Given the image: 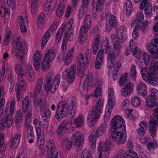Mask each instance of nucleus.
Here are the masks:
<instances>
[{
    "label": "nucleus",
    "instance_id": "obj_46",
    "mask_svg": "<svg viewBox=\"0 0 158 158\" xmlns=\"http://www.w3.org/2000/svg\"><path fill=\"white\" fill-rule=\"evenodd\" d=\"M5 3L2 4L1 7L0 8V15H2L3 12H4V16L6 15L9 16L10 14V11L7 8H5L4 7Z\"/></svg>",
    "mask_w": 158,
    "mask_h": 158
},
{
    "label": "nucleus",
    "instance_id": "obj_5",
    "mask_svg": "<svg viewBox=\"0 0 158 158\" xmlns=\"http://www.w3.org/2000/svg\"><path fill=\"white\" fill-rule=\"evenodd\" d=\"M111 38L113 41L117 39L121 43L125 41L127 39V31L126 27L124 26L119 27L116 30V34L112 35Z\"/></svg>",
    "mask_w": 158,
    "mask_h": 158
},
{
    "label": "nucleus",
    "instance_id": "obj_28",
    "mask_svg": "<svg viewBox=\"0 0 158 158\" xmlns=\"http://www.w3.org/2000/svg\"><path fill=\"white\" fill-rule=\"evenodd\" d=\"M60 75L59 74H58L56 76L54 79L53 82L51 86V92L53 91L54 92V91H53V89H54L55 91L56 89L58 88L60 82Z\"/></svg>",
    "mask_w": 158,
    "mask_h": 158
},
{
    "label": "nucleus",
    "instance_id": "obj_2",
    "mask_svg": "<svg viewBox=\"0 0 158 158\" xmlns=\"http://www.w3.org/2000/svg\"><path fill=\"white\" fill-rule=\"evenodd\" d=\"M157 70H158V61L152 60L150 64L149 68H142L141 70V73L144 81L156 86L158 84Z\"/></svg>",
    "mask_w": 158,
    "mask_h": 158
},
{
    "label": "nucleus",
    "instance_id": "obj_1",
    "mask_svg": "<svg viewBox=\"0 0 158 158\" xmlns=\"http://www.w3.org/2000/svg\"><path fill=\"white\" fill-rule=\"evenodd\" d=\"M102 92V89L99 87H97L95 92V97L99 96V99L95 106L91 107L89 111L87 116V121L89 122L88 125L90 127H92L98 119L101 114L103 108L104 100L101 98H100Z\"/></svg>",
    "mask_w": 158,
    "mask_h": 158
},
{
    "label": "nucleus",
    "instance_id": "obj_44",
    "mask_svg": "<svg viewBox=\"0 0 158 158\" xmlns=\"http://www.w3.org/2000/svg\"><path fill=\"white\" fill-rule=\"evenodd\" d=\"M131 103L133 106L135 107H137L140 105L141 102L138 97L135 96L132 98Z\"/></svg>",
    "mask_w": 158,
    "mask_h": 158
},
{
    "label": "nucleus",
    "instance_id": "obj_52",
    "mask_svg": "<svg viewBox=\"0 0 158 158\" xmlns=\"http://www.w3.org/2000/svg\"><path fill=\"white\" fill-rule=\"evenodd\" d=\"M92 18L89 15H87L85 17V18L84 23L85 25L91 27Z\"/></svg>",
    "mask_w": 158,
    "mask_h": 158
},
{
    "label": "nucleus",
    "instance_id": "obj_64",
    "mask_svg": "<svg viewBox=\"0 0 158 158\" xmlns=\"http://www.w3.org/2000/svg\"><path fill=\"white\" fill-rule=\"evenodd\" d=\"M127 156L128 158H139L135 152H133L132 150L127 151Z\"/></svg>",
    "mask_w": 158,
    "mask_h": 158
},
{
    "label": "nucleus",
    "instance_id": "obj_54",
    "mask_svg": "<svg viewBox=\"0 0 158 158\" xmlns=\"http://www.w3.org/2000/svg\"><path fill=\"white\" fill-rule=\"evenodd\" d=\"M65 6L60 4L57 10L56 11V14L58 17H60L62 15L64 12Z\"/></svg>",
    "mask_w": 158,
    "mask_h": 158
},
{
    "label": "nucleus",
    "instance_id": "obj_62",
    "mask_svg": "<svg viewBox=\"0 0 158 158\" xmlns=\"http://www.w3.org/2000/svg\"><path fill=\"white\" fill-rule=\"evenodd\" d=\"M149 96L157 100L158 98V90L155 89H152L151 93Z\"/></svg>",
    "mask_w": 158,
    "mask_h": 158
},
{
    "label": "nucleus",
    "instance_id": "obj_6",
    "mask_svg": "<svg viewBox=\"0 0 158 158\" xmlns=\"http://www.w3.org/2000/svg\"><path fill=\"white\" fill-rule=\"evenodd\" d=\"M76 72V67L74 65H72L69 69L64 71L63 73V78L67 79L68 83L71 84L74 81Z\"/></svg>",
    "mask_w": 158,
    "mask_h": 158
},
{
    "label": "nucleus",
    "instance_id": "obj_17",
    "mask_svg": "<svg viewBox=\"0 0 158 158\" xmlns=\"http://www.w3.org/2000/svg\"><path fill=\"white\" fill-rule=\"evenodd\" d=\"M146 106L151 108L158 106L157 100L150 96L148 97L146 101Z\"/></svg>",
    "mask_w": 158,
    "mask_h": 158
},
{
    "label": "nucleus",
    "instance_id": "obj_55",
    "mask_svg": "<svg viewBox=\"0 0 158 158\" xmlns=\"http://www.w3.org/2000/svg\"><path fill=\"white\" fill-rule=\"evenodd\" d=\"M143 58L144 63L147 66L150 63V57L148 53H144L143 54Z\"/></svg>",
    "mask_w": 158,
    "mask_h": 158
},
{
    "label": "nucleus",
    "instance_id": "obj_8",
    "mask_svg": "<svg viewBox=\"0 0 158 158\" xmlns=\"http://www.w3.org/2000/svg\"><path fill=\"white\" fill-rule=\"evenodd\" d=\"M71 139L73 145L81 146L84 144V139L82 134L80 132H76L72 135Z\"/></svg>",
    "mask_w": 158,
    "mask_h": 158
},
{
    "label": "nucleus",
    "instance_id": "obj_12",
    "mask_svg": "<svg viewBox=\"0 0 158 158\" xmlns=\"http://www.w3.org/2000/svg\"><path fill=\"white\" fill-rule=\"evenodd\" d=\"M90 27L85 25L81 27L79 35V42L80 44H82L85 40L86 37L84 36V35L88 31Z\"/></svg>",
    "mask_w": 158,
    "mask_h": 158
},
{
    "label": "nucleus",
    "instance_id": "obj_39",
    "mask_svg": "<svg viewBox=\"0 0 158 158\" xmlns=\"http://www.w3.org/2000/svg\"><path fill=\"white\" fill-rule=\"evenodd\" d=\"M29 98L28 96H26L23 102V111L25 113L29 106Z\"/></svg>",
    "mask_w": 158,
    "mask_h": 158
},
{
    "label": "nucleus",
    "instance_id": "obj_60",
    "mask_svg": "<svg viewBox=\"0 0 158 158\" xmlns=\"http://www.w3.org/2000/svg\"><path fill=\"white\" fill-rule=\"evenodd\" d=\"M64 31L63 28H60L59 30L57 32L56 35V39L58 42L60 41L61 40Z\"/></svg>",
    "mask_w": 158,
    "mask_h": 158
},
{
    "label": "nucleus",
    "instance_id": "obj_37",
    "mask_svg": "<svg viewBox=\"0 0 158 158\" xmlns=\"http://www.w3.org/2000/svg\"><path fill=\"white\" fill-rule=\"evenodd\" d=\"M149 23L148 21H146V22H143L141 23L142 25H137V27L142 32L144 33L148 31V25Z\"/></svg>",
    "mask_w": 158,
    "mask_h": 158
},
{
    "label": "nucleus",
    "instance_id": "obj_9",
    "mask_svg": "<svg viewBox=\"0 0 158 158\" xmlns=\"http://www.w3.org/2000/svg\"><path fill=\"white\" fill-rule=\"evenodd\" d=\"M56 24L54 23L53 24L50 26L49 28L45 33V34L43 36L41 40V46L42 49H43V47L46 44L48 40L49 39L50 37V34H49V31L52 32L55 30L56 28H55Z\"/></svg>",
    "mask_w": 158,
    "mask_h": 158
},
{
    "label": "nucleus",
    "instance_id": "obj_10",
    "mask_svg": "<svg viewBox=\"0 0 158 158\" xmlns=\"http://www.w3.org/2000/svg\"><path fill=\"white\" fill-rule=\"evenodd\" d=\"M118 26V23L116 18L112 15L108 22L106 23L105 27L108 31H110L112 28H116Z\"/></svg>",
    "mask_w": 158,
    "mask_h": 158
},
{
    "label": "nucleus",
    "instance_id": "obj_56",
    "mask_svg": "<svg viewBox=\"0 0 158 158\" xmlns=\"http://www.w3.org/2000/svg\"><path fill=\"white\" fill-rule=\"evenodd\" d=\"M127 152H126L123 150H120L115 158H128L127 157Z\"/></svg>",
    "mask_w": 158,
    "mask_h": 158
},
{
    "label": "nucleus",
    "instance_id": "obj_31",
    "mask_svg": "<svg viewBox=\"0 0 158 158\" xmlns=\"http://www.w3.org/2000/svg\"><path fill=\"white\" fill-rule=\"evenodd\" d=\"M149 122L157 124L158 125V108L154 110V113L150 118Z\"/></svg>",
    "mask_w": 158,
    "mask_h": 158
},
{
    "label": "nucleus",
    "instance_id": "obj_32",
    "mask_svg": "<svg viewBox=\"0 0 158 158\" xmlns=\"http://www.w3.org/2000/svg\"><path fill=\"white\" fill-rule=\"evenodd\" d=\"M125 7L124 10V13L127 15H130L132 11V6L131 2L129 0L125 3Z\"/></svg>",
    "mask_w": 158,
    "mask_h": 158
},
{
    "label": "nucleus",
    "instance_id": "obj_34",
    "mask_svg": "<svg viewBox=\"0 0 158 158\" xmlns=\"http://www.w3.org/2000/svg\"><path fill=\"white\" fill-rule=\"evenodd\" d=\"M118 40H116L114 44L113 51L114 53L117 54L118 56L120 52V49L122 48V45Z\"/></svg>",
    "mask_w": 158,
    "mask_h": 158
},
{
    "label": "nucleus",
    "instance_id": "obj_35",
    "mask_svg": "<svg viewBox=\"0 0 158 158\" xmlns=\"http://www.w3.org/2000/svg\"><path fill=\"white\" fill-rule=\"evenodd\" d=\"M41 1L42 0H32L31 7L32 13L34 14H35L36 13L39 4L40 3Z\"/></svg>",
    "mask_w": 158,
    "mask_h": 158
},
{
    "label": "nucleus",
    "instance_id": "obj_45",
    "mask_svg": "<svg viewBox=\"0 0 158 158\" xmlns=\"http://www.w3.org/2000/svg\"><path fill=\"white\" fill-rule=\"evenodd\" d=\"M12 33L11 31H9L5 34L3 39V45L4 46L6 45L10 42Z\"/></svg>",
    "mask_w": 158,
    "mask_h": 158
},
{
    "label": "nucleus",
    "instance_id": "obj_13",
    "mask_svg": "<svg viewBox=\"0 0 158 158\" xmlns=\"http://www.w3.org/2000/svg\"><path fill=\"white\" fill-rule=\"evenodd\" d=\"M133 87L134 84L132 83L129 82L121 90L122 95L126 97L133 93Z\"/></svg>",
    "mask_w": 158,
    "mask_h": 158
},
{
    "label": "nucleus",
    "instance_id": "obj_25",
    "mask_svg": "<svg viewBox=\"0 0 158 158\" xmlns=\"http://www.w3.org/2000/svg\"><path fill=\"white\" fill-rule=\"evenodd\" d=\"M149 131L152 137H155L157 134V130L156 128L158 127L157 124L149 122Z\"/></svg>",
    "mask_w": 158,
    "mask_h": 158
},
{
    "label": "nucleus",
    "instance_id": "obj_15",
    "mask_svg": "<svg viewBox=\"0 0 158 158\" xmlns=\"http://www.w3.org/2000/svg\"><path fill=\"white\" fill-rule=\"evenodd\" d=\"M53 77L51 74H48L46 77L44 81L45 85L44 87V89L47 91L51 90V86L52 83V80Z\"/></svg>",
    "mask_w": 158,
    "mask_h": 158
},
{
    "label": "nucleus",
    "instance_id": "obj_43",
    "mask_svg": "<svg viewBox=\"0 0 158 158\" xmlns=\"http://www.w3.org/2000/svg\"><path fill=\"white\" fill-rule=\"evenodd\" d=\"M128 73H125L121 77L119 81V85L123 86L127 81Z\"/></svg>",
    "mask_w": 158,
    "mask_h": 158
},
{
    "label": "nucleus",
    "instance_id": "obj_48",
    "mask_svg": "<svg viewBox=\"0 0 158 158\" xmlns=\"http://www.w3.org/2000/svg\"><path fill=\"white\" fill-rule=\"evenodd\" d=\"M47 158H63L61 152H52V154H48Z\"/></svg>",
    "mask_w": 158,
    "mask_h": 158
},
{
    "label": "nucleus",
    "instance_id": "obj_3",
    "mask_svg": "<svg viewBox=\"0 0 158 158\" xmlns=\"http://www.w3.org/2000/svg\"><path fill=\"white\" fill-rule=\"evenodd\" d=\"M73 103L68 105V102L65 101L59 102L57 106V110L55 117L58 121H60L66 116L73 115L76 113V110H73Z\"/></svg>",
    "mask_w": 158,
    "mask_h": 158
},
{
    "label": "nucleus",
    "instance_id": "obj_23",
    "mask_svg": "<svg viewBox=\"0 0 158 158\" xmlns=\"http://www.w3.org/2000/svg\"><path fill=\"white\" fill-rule=\"evenodd\" d=\"M46 147L47 149L48 154H52V152H54L56 148L53 140H49Z\"/></svg>",
    "mask_w": 158,
    "mask_h": 158
},
{
    "label": "nucleus",
    "instance_id": "obj_33",
    "mask_svg": "<svg viewBox=\"0 0 158 158\" xmlns=\"http://www.w3.org/2000/svg\"><path fill=\"white\" fill-rule=\"evenodd\" d=\"M16 40V41L15 43V49H21V50H19L20 52H23V49H25L26 48L25 44L20 40L19 38H17Z\"/></svg>",
    "mask_w": 158,
    "mask_h": 158
},
{
    "label": "nucleus",
    "instance_id": "obj_57",
    "mask_svg": "<svg viewBox=\"0 0 158 158\" xmlns=\"http://www.w3.org/2000/svg\"><path fill=\"white\" fill-rule=\"evenodd\" d=\"M25 50L26 49H23V52H20V50H21V49H15V52L16 53L15 56H20L21 60H22L23 57L24 56Z\"/></svg>",
    "mask_w": 158,
    "mask_h": 158
},
{
    "label": "nucleus",
    "instance_id": "obj_4",
    "mask_svg": "<svg viewBox=\"0 0 158 158\" xmlns=\"http://www.w3.org/2000/svg\"><path fill=\"white\" fill-rule=\"evenodd\" d=\"M117 130L119 131L126 130L125 121L121 116L117 115L114 117L111 122V129L110 130V138H114V134H118L115 132Z\"/></svg>",
    "mask_w": 158,
    "mask_h": 158
},
{
    "label": "nucleus",
    "instance_id": "obj_26",
    "mask_svg": "<svg viewBox=\"0 0 158 158\" xmlns=\"http://www.w3.org/2000/svg\"><path fill=\"white\" fill-rule=\"evenodd\" d=\"M85 123L83 116L79 115L74 119L73 123L77 127H81L83 126Z\"/></svg>",
    "mask_w": 158,
    "mask_h": 158
},
{
    "label": "nucleus",
    "instance_id": "obj_50",
    "mask_svg": "<svg viewBox=\"0 0 158 158\" xmlns=\"http://www.w3.org/2000/svg\"><path fill=\"white\" fill-rule=\"evenodd\" d=\"M73 19H69L68 22L65 25H62L60 27V28H63V31L66 29L68 31H69L72 27V25Z\"/></svg>",
    "mask_w": 158,
    "mask_h": 158
},
{
    "label": "nucleus",
    "instance_id": "obj_58",
    "mask_svg": "<svg viewBox=\"0 0 158 158\" xmlns=\"http://www.w3.org/2000/svg\"><path fill=\"white\" fill-rule=\"evenodd\" d=\"M115 55H117V54L114 53V51L112 53H109L107 56V60L110 62H115L116 59Z\"/></svg>",
    "mask_w": 158,
    "mask_h": 158
},
{
    "label": "nucleus",
    "instance_id": "obj_47",
    "mask_svg": "<svg viewBox=\"0 0 158 158\" xmlns=\"http://www.w3.org/2000/svg\"><path fill=\"white\" fill-rule=\"evenodd\" d=\"M72 142L68 139L64 141L63 143V147L65 150H69L71 148Z\"/></svg>",
    "mask_w": 158,
    "mask_h": 158
},
{
    "label": "nucleus",
    "instance_id": "obj_16",
    "mask_svg": "<svg viewBox=\"0 0 158 158\" xmlns=\"http://www.w3.org/2000/svg\"><path fill=\"white\" fill-rule=\"evenodd\" d=\"M27 138L28 142L31 143L34 140V134L33 127L31 125H28L27 127Z\"/></svg>",
    "mask_w": 158,
    "mask_h": 158
},
{
    "label": "nucleus",
    "instance_id": "obj_11",
    "mask_svg": "<svg viewBox=\"0 0 158 158\" xmlns=\"http://www.w3.org/2000/svg\"><path fill=\"white\" fill-rule=\"evenodd\" d=\"M112 146V143L110 141H106L104 144L102 142H100L98 145V150L104 152L108 151L110 150Z\"/></svg>",
    "mask_w": 158,
    "mask_h": 158
},
{
    "label": "nucleus",
    "instance_id": "obj_41",
    "mask_svg": "<svg viewBox=\"0 0 158 158\" xmlns=\"http://www.w3.org/2000/svg\"><path fill=\"white\" fill-rule=\"evenodd\" d=\"M37 105L39 106L40 110L44 108L46 105V101L44 98H39L37 100Z\"/></svg>",
    "mask_w": 158,
    "mask_h": 158
},
{
    "label": "nucleus",
    "instance_id": "obj_42",
    "mask_svg": "<svg viewBox=\"0 0 158 158\" xmlns=\"http://www.w3.org/2000/svg\"><path fill=\"white\" fill-rule=\"evenodd\" d=\"M91 155L89 149H85L82 152L81 158H93Z\"/></svg>",
    "mask_w": 158,
    "mask_h": 158
},
{
    "label": "nucleus",
    "instance_id": "obj_59",
    "mask_svg": "<svg viewBox=\"0 0 158 158\" xmlns=\"http://www.w3.org/2000/svg\"><path fill=\"white\" fill-rule=\"evenodd\" d=\"M73 39V33L72 32L69 33V34L68 32L66 33L65 36L63 38V41L67 42V40L69 41H72Z\"/></svg>",
    "mask_w": 158,
    "mask_h": 158
},
{
    "label": "nucleus",
    "instance_id": "obj_21",
    "mask_svg": "<svg viewBox=\"0 0 158 158\" xmlns=\"http://www.w3.org/2000/svg\"><path fill=\"white\" fill-rule=\"evenodd\" d=\"M106 124L105 123H102L97 129L96 131L94 132L97 137H100L103 133L106 132Z\"/></svg>",
    "mask_w": 158,
    "mask_h": 158
},
{
    "label": "nucleus",
    "instance_id": "obj_14",
    "mask_svg": "<svg viewBox=\"0 0 158 158\" xmlns=\"http://www.w3.org/2000/svg\"><path fill=\"white\" fill-rule=\"evenodd\" d=\"M77 60L79 65L78 67L79 68V71L80 73L83 74L85 70V64L84 62V57L82 54L80 53L78 56Z\"/></svg>",
    "mask_w": 158,
    "mask_h": 158
},
{
    "label": "nucleus",
    "instance_id": "obj_30",
    "mask_svg": "<svg viewBox=\"0 0 158 158\" xmlns=\"http://www.w3.org/2000/svg\"><path fill=\"white\" fill-rule=\"evenodd\" d=\"M69 123L67 121H64L58 126L56 131L58 135H60L62 133L65 129L69 125Z\"/></svg>",
    "mask_w": 158,
    "mask_h": 158
},
{
    "label": "nucleus",
    "instance_id": "obj_40",
    "mask_svg": "<svg viewBox=\"0 0 158 158\" xmlns=\"http://www.w3.org/2000/svg\"><path fill=\"white\" fill-rule=\"evenodd\" d=\"M130 76L131 78L134 81L136 80V77L137 75L136 66L132 64L130 71Z\"/></svg>",
    "mask_w": 158,
    "mask_h": 158
},
{
    "label": "nucleus",
    "instance_id": "obj_29",
    "mask_svg": "<svg viewBox=\"0 0 158 158\" xmlns=\"http://www.w3.org/2000/svg\"><path fill=\"white\" fill-rule=\"evenodd\" d=\"M4 122L2 121L0 123V148L2 147L4 142V134L2 131L5 128Z\"/></svg>",
    "mask_w": 158,
    "mask_h": 158
},
{
    "label": "nucleus",
    "instance_id": "obj_27",
    "mask_svg": "<svg viewBox=\"0 0 158 158\" xmlns=\"http://www.w3.org/2000/svg\"><path fill=\"white\" fill-rule=\"evenodd\" d=\"M43 79L40 78L38 79L37 83L35 88V91L34 94V98H37V93L40 92V90L41 89L43 83Z\"/></svg>",
    "mask_w": 158,
    "mask_h": 158
},
{
    "label": "nucleus",
    "instance_id": "obj_18",
    "mask_svg": "<svg viewBox=\"0 0 158 158\" xmlns=\"http://www.w3.org/2000/svg\"><path fill=\"white\" fill-rule=\"evenodd\" d=\"M105 0H93L92 6L93 9L96 7V10L98 12H100L103 6Z\"/></svg>",
    "mask_w": 158,
    "mask_h": 158
},
{
    "label": "nucleus",
    "instance_id": "obj_63",
    "mask_svg": "<svg viewBox=\"0 0 158 158\" xmlns=\"http://www.w3.org/2000/svg\"><path fill=\"white\" fill-rule=\"evenodd\" d=\"M3 122H4V124H6V127L7 128H9L12 125L13 122L11 120L8 119V114H7V116L6 117Z\"/></svg>",
    "mask_w": 158,
    "mask_h": 158
},
{
    "label": "nucleus",
    "instance_id": "obj_7",
    "mask_svg": "<svg viewBox=\"0 0 158 158\" xmlns=\"http://www.w3.org/2000/svg\"><path fill=\"white\" fill-rule=\"evenodd\" d=\"M115 132H117L118 134H114V137L111 138L114 139H118L116 141L119 144L125 143L126 141L127 137L126 130H123V131H117Z\"/></svg>",
    "mask_w": 158,
    "mask_h": 158
},
{
    "label": "nucleus",
    "instance_id": "obj_20",
    "mask_svg": "<svg viewBox=\"0 0 158 158\" xmlns=\"http://www.w3.org/2000/svg\"><path fill=\"white\" fill-rule=\"evenodd\" d=\"M148 49L149 51L152 54V57L155 59H158V49L156 46L149 45Z\"/></svg>",
    "mask_w": 158,
    "mask_h": 158
},
{
    "label": "nucleus",
    "instance_id": "obj_36",
    "mask_svg": "<svg viewBox=\"0 0 158 158\" xmlns=\"http://www.w3.org/2000/svg\"><path fill=\"white\" fill-rule=\"evenodd\" d=\"M98 138L95 135L94 131H93L89 137V141L91 144L92 147L94 148L96 146V139Z\"/></svg>",
    "mask_w": 158,
    "mask_h": 158
},
{
    "label": "nucleus",
    "instance_id": "obj_49",
    "mask_svg": "<svg viewBox=\"0 0 158 158\" xmlns=\"http://www.w3.org/2000/svg\"><path fill=\"white\" fill-rule=\"evenodd\" d=\"M142 51L138 47L135 48L132 51V54L137 58L139 59L141 58Z\"/></svg>",
    "mask_w": 158,
    "mask_h": 158
},
{
    "label": "nucleus",
    "instance_id": "obj_38",
    "mask_svg": "<svg viewBox=\"0 0 158 158\" xmlns=\"http://www.w3.org/2000/svg\"><path fill=\"white\" fill-rule=\"evenodd\" d=\"M40 114L43 118H49L50 117V113L49 108L46 107L45 109H41L40 111Z\"/></svg>",
    "mask_w": 158,
    "mask_h": 158
},
{
    "label": "nucleus",
    "instance_id": "obj_19",
    "mask_svg": "<svg viewBox=\"0 0 158 158\" xmlns=\"http://www.w3.org/2000/svg\"><path fill=\"white\" fill-rule=\"evenodd\" d=\"M138 93L140 95L144 97L147 94V87L143 83H140L137 88Z\"/></svg>",
    "mask_w": 158,
    "mask_h": 158
},
{
    "label": "nucleus",
    "instance_id": "obj_61",
    "mask_svg": "<svg viewBox=\"0 0 158 158\" xmlns=\"http://www.w3.org/2000/svg\"><path fill=\"white\" fill-rule=\"evenodd\" d=\"M144 15L142 12H140L137 14L136 16V20L137 23H141L143 20Z\"/></svg>",
    "mask_w": 158,
    "mask_h": 158
},
{
    "label": "nucleus",
    "instance_id": "obj_24",
    "mask_svg": "<svg viewBox=\"0 0 158 158\" xmlns=\"http://www.w3.org/2000/svg\"><path fill=\"white\" fill-rule=\"evenodd\" d=\"M55 55L54 50L51 49L48 51L45 55L44 59L51 62L54 59Z\"/></svg>",
    "mask_w": 158,
    "mask_h": 158
},
{
    "label": "nucleus",
    "instance_id": "obj_22",
    "mask_svg": "<svg viewBox=\"0 0 158 158\" xmlns=\"http://www.w3.org/2000/svg\"><path fill=\"white\" fill-rule=\"evenodd\" d=\"M143 8H144L145 14L146 17L148 18L151 17L152 15V6L149 3H146L144 6L143 5Z\"/></svg>",
    "mask_w": 158,
    "mask_h": 158
},
{
    "label": "nucleus",
    "instance_id": "obj_51",
    "mask_svg": "<svg viewBox=\"0 0 158 158\" xmlns=\"http://www.w3.org/2000/svg\"><path fill=\"white\" fill-rule=\"evenodd\" d=\"M103 52L104 53H109L111 52V48L110 45L109 44V43L107 40L103 48Z\"/></svg>",
    "mask_w": 158,
    "mask_h": 158
},
{
    "label": "nucleus",
    "instance_id": "obj_53",
    "mask_svg": "<svg viewBox=\"0 0 158 158\" xmlns=\"http://www.w3.org/2000/svg\"><path fill=\"white\" fill-rule=\"evenodd\" d=\"M50 62L48 60H46L44 59L42 61L41 67L43 71H44L49 68V64Z\"/></svg>",
    "mask_w": 158,
    "mask_h": 158
}]
</instances>
